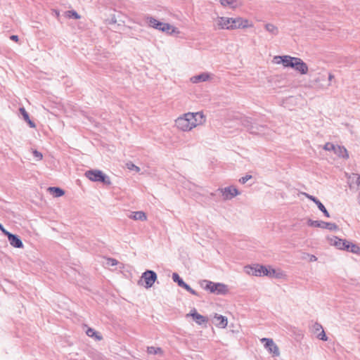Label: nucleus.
<instances>
[{"instance_id":"f257e3e1","label":"nucleus","mask_w":360,"mask_h":360,"mask_svg":"<svg viewBox=\"0 0 360 360\" xmlns=\"http://www.w3.org/2000/svg\"><path fill=\"white\" fill-rule=\"evenodd\" d=\"M274 59H279L277 63H282L285 68H291L302 75L308 72V66L301 58L290 56H276Z\"/></svg>"},{"instance_id":"f03ea898","label":"nucleus","mask_w":360,"mask_h":360,"mask_svg":"<svg viewBox=\"0 0 360 360\" xmlns=\"http://www.w3.org/2000/svg\"><path fill=\"white\" fill-rule=\"evenodd\" d=\"M199 284L204 290L217 295H225L229 292L228 285L222 283H214L208 280H202Z\"/></svg>"},{"instance_id":"7ed1b4c3","label":"nucleus","mask_w":360,"mask_h":360,"mask_svg":"<svg viewBox=\"0 0 360 360\" xmlns=\"http://www.w3.org/2000/svg\"><path fill=\"white\" fill-rule=\"evenodd\" d=\"M144 20L149 27H153L154 29L158 30L160 31L166 32L169 34L179 33V31L176 30V27H173L169 23L158 21L152 16H145Z\"/></svg>"},{"instance_id":"20e7f679","label":"nucleus","mask_w":360,"mask_h":360,"mask_svg":"<svg viewBox=\"0 0 360 360\" xmlns=\"http://www.w3.org/2000/svg\"><path fill=\"white\" fill-rule=\"evenodd\" d=\"M240 123L250 134L259 135L264 133V126L259 124L251 117H241Z\"/></svg>"},{"instance_id":"39448f33","label":"nucleus","mask_w":360,"mask_h":360,"mask_svg":"<svg viewBox=\"0 0 360 360\" xmlns=\"http://www.w3.org/2000/svg\"><path fill=\"white\" fill-rule=\"evenodd\" d=\"M85 176L92 181L101 182L106 186L111 184L110 177L99 169L88 170L85 172Z\"/></svg>"},{"instance_id":"423d86ee","label":"nucleus","mask_w":360,"mask_h":360,"mask_svg":"<svg viewBox=\"0 0 360 360\" xmlns=\"http://www.w3.org/2000/svg\"><path fill=\"white\" fill-rule=\"evenodd\" d=\"M246 269H250V271H248V274H252L256 276H266L269 277H274L276 271L274 269H268L266 266L255 264L253 267L246 266Z\"/></svg>"},{"instance_id":"0eeeda50","label":"nucleus","mask_w":360,"mask_h":360,"mask_svg":"<svg viewBox=\"0 0 360 360\" xmlns=\"http://www.w3.org/2000/svg\"><path fill=\"white\" fill-rule=\"evenodd\" d=\"M192 123L191 120H190V117H186V113L175 120L176 126L184 131H188L194 128L195 124H192Z\"/></svg>"},{"instance_id":"6e6552de","label":"nucleus","mask_w":360,"mask_h":360,"mask_svg":"<svg viewBox=\"0 0 360 360\" xmlns=\"http://www.w3.org/2000/svg\"><path fill=\"white\" fill-rule=\"evenodd\" d=\"M307 224L311 227L327 229L330 231H337L338 229V226L335 223L325 222L323 221H314L310 219L307 221Z\"/></svg>"},{"instance_id":"1a4fd4ad","label":"nucleus","mask_w":360,"mask_h":360,"mask_svg":"<svg viewBox=\"0 0 360 360\" xmlns=\"http://www.w3.org/2000/svg\"><path fill=\"white\" fill-rule=\"evenodd\" d=\"M261 342L264 343V347L268 350L269 353L272 354L273 356H279V349L272 339L264 338L261 340Z\"/></svg>"},{"instance_id":"9d476101","label":"nucleus","mask_w":360,"mask_h":360,"mask_svg":"<svg viewBox=\"0 0 360 360\" xmlns=\"http://www.w3.org/2000/svg\"><path fill=\"white\" fill-rule=\"evenodd\" d=\"M186 117H190V120L193 122L192 124H195V127L204 124L206 121L205 116L202 112H188L186 113Z\"/></svg>"},{"instance_id":"9b49d317","label":"nucleus","mask_w":360,"mask_h":360,"mask_svg":"<svg viewBox=\"0 0 360 360\" xmlns=\"http://www.w3.org/2000/svg\"><path fill=\"white\" fill-rule=\"evenodd\" d=\"M231 18V25H229V30L246 28L252 26V25L248 24L249 21L247 19H243L242 18Z\"/></svg>"},{"instance_id":"f8f14e48","label":"nucleus","mask_w":360,"mask_h":360,"mask_svg":"<svg viewBox=\"0 0 360 360\" xmlns=\"http://www.w3.org/2000/svg\"><path fill=\"white\" fill-rule=\"evenodd\" d=\"M219 191H220L221 193L224 200H231L240 194L238 190L233 186H227L224 188H219Z\"/></svg>"},{"instance_id":"ddd939ff","label":"nucleus","mask_w":360,"mask_h":360,"mask_svg":"<svg viewBox=\"0 0 360 360\" xmlns=\"http://www.w3.org/2000/svg\"><path fill=\"white\" fill-rule=\"evenodd\" d=\"M142 278L144 279L146 283V288H149L153 286L155 281L157 280V274L154 271L146 270L142 274Z\"/></svg>"},{"instance_id":"4468645a","label":"nucleus","mask_w":360,"mask_h":360,"mask_svg":"<svg viewBox=\"0 0 360 360\" xmlns=\"http://www.w3.org/2000/svg\"><path fill=\"white\" fill-rule=\"evenodd\" d=\"M330 244L335 246L340 250H349L350 247V243L346 240L339 238L337 236H333L330 239Z\"/></svg>"},{"instance_id":"2eb2a0df","label":"nucleus","mask_w":360,"mask_h":360,"mask_svg":"<svg viewBox=\"0 0 360 360\" xmlns=\"http://www.w3.org/2000/svg\"><path fill=\"white\" fill-rule=\"evenodd\" d=\"M6 236H7L10 244L13 247L16 248H23L22 241L21 238H20V236H18V235L11 233L8 231V233H6Z\"/></svg>"},{"instance_id":"dca6fc26","label":"nucleus","mask_w":360,"mask_h":360,"mask_svg":"<svg viewBox=\"0 0 360 360\" xmlns=\"http://www.w3.org/2000/svg\"><path fill=\"white\" fill-rule=\"evenodd\" d=\"M187 316H192L193 320H195V321L198 325H205L206 326V325L208 322V319L206 316H204L198 314L195 308L193 309L191 311L190 314H188Z\"/></svg>"},{"instance_id":"f3484780","label":"nucleus","mask_w":360,"mask_h":360,"mask_svg":"<svg viewBox=\"0 0 360 360\" xmlns=\"http://www.w3.org/2000/svg\"><path fill=\"white\" fill-rule=\"evenodd\" d=\"M231 18L227 17H218L217 18V25L219 28L220 29H226L229 30V25H231Z\"/></svg>"},{"instance_id":"a211bd4d","label":"nucleus","mask_w":360,"mask_h":360,"mask_svg":"<svg viewBox=\"0 0 360 360\" xmlns=\"http://www.w3.org/2000/svg\"><path fill=\"white\" fill-rule=\"evenodd\" d=\"M334 153L340 158H344L346 160L349 158L348 152L344 146H336V147L334 150Z\"/></svg>"},{"instance_id":"6ab92c4d","label":"nucleus","mask_w":360,"mask_h":360,"mask_svg":"<svg viewBox=\"0 0 360 360\" xmlns=\"http://www.w3.org/2000/svg\"><path fill=\"white\" fill-rule=\"evenodd\" d=\"M210 79V75L207 72H202L200 75H195L191 78L193 83H198L200 82H206Z\"/></svg>"},{"instance_id":"aec40b11","label":"nucleus","mask_w":360,"mask_h":360,"mask_svg":"<svg viewBox=\"0 0 360 360\" xmlns=\"http://www.w3.org/2000/svg\"><path fill=\"white\" fill-rule=\"evenodd\" d=\"M19 110H20V112L22 115L24 120L28 124V125L31 128H35L36 127L35 123L30 119L29 114L25 110V109L24 108H20Z\"/></svg>"},{"instance_id":"412c9836","label":"nucleus","mask_w":360,"mask_h":360,"mask_svg":"<svg viewBox=\"0 0 360 360\" xmlns=\"http://www.w3.org/2000/svg\"><path fill=\"white\" fill-rule=\"evenodd\" d=\"M214 319L217 321L215 324L217 326L224 328L226 327L228 321L227 318L219 314H215Z\"/></svg>"},{"instance_id":"4be33fe9","label":"nucleus","mask_w":360,"mask_h":360,"mask_svg":"<svg viewBox=\"0 0 360 360\" xmlns=\"http://www.w3.org/2000/svg\"><path fill=\"white\" fill-rule=\"evenodd\" d=\"M131 219L134 220L146 221L147 219L146 214L142 211L134 212L129 216Z\"/></svg>"},{"instance_id":"5701e85b","label":"nucleus","mask_w":360,"mask_h":360,"mask_svg":"<svg viewBox=\"0 0 360 360\" xmlns=\"http://www.w3.org/2000/svg\"><path fill=\"white\" fill-rule=\"evenodd\" d=\"M147 353L148 354H157L160 356H162L164 354V352L161 347H155L153 346L147 347Z\"/></svg>"},{"instance_id":"b1692460","label":"nucleus","mask_w":360,"mask_h":360,"mask_svg":"<svg viewBox=\"0 0 360 360\" xmlns=\"http://www.w3.org/2000/svg\"><path fill=\"white\" fill-rule=\"evenodd\" d=\"M86 334L91 338H94L96 340H101L103 339V337L101 335L99 334V333L96 332L94 329L91 328H89L86 331Z\"/></svg>"},{"instance_id":"393cba45","label":"nucleus","mask_w":360,"mask_h":360,"mask_svg":"<svg viewBox=\"0 0 360 360\" xmlns=\"http://www.w3.org/2000/svg\"><path fill=\"white\" fill-rule=\"evenodd\" d=\"M48 190L55 197H60L65 194L64 190L59 187H49Z\"/></svg>"},{"instance_id":"a878e982","label":"nucleus","mask_w":360,"mask_h":360,"mask_svg":"<svg viewBox=\"0 0 360 360\" xmlns=\"http://www.w3.org/2000/svg\"><path fill=\"white\" fill-rule=\"evenodd\" d=\"M265 29L267 32L272 34L273 35H277L278 34V27L271 23H266L265 25Z\"/></svg>"},{"instance_id":"bb28decb","label":"nucleus","mask_w":360,"mask_h":360,"mask_svg":"<svg viewBox=\"0 0 360 360\" xmlns=\"http://www.w3.org/2000/svg\"><path fill=\"white\" fill-rule=\"evenodd\" d=\"M220 4L224 7L236 8V0H220Z\"/></svg>"},{"instance_id":"cd10ccee","label":"nucleus","mask_w":360,"mask_h":360,"mask_svg":"<svg viewBox=\"0 0 360 360\" xmlns=\"http://www.w3.org/2000/svg\"><path fill=\"white\" fill-rule=\"evenodd\" d=\"M316 205H317L319 210L323 212V214H324L325 217H330L329 212H328V210H326L325 206L323 205V203L320 200H319V202H317V203H316Z\"/></svg>"},{"instance_id":"c85d7f7f","label":"nucleus","mask_w":360,"mask_h":360,"mask_svg":"<svg viewBox=\"0 0 360 360\" xmlns=\"http://www.w3.org/2000/svg\"><path fill=\"white\" fill-rule=\"evenodd\" d=\"M172 279L174 282L176 283L179 287H181L185 283L177 273L172 274Z\"/></svg>"},{"instance_id":"c756f323","label":"nucleus","mask_w":360,"mask_h":360,"mask_svg":"<svg viewBox=\"0 0 360 360\" xmlns=\"http://www.w3.org/2000/svg\"><path fill=\"white\" fill-rule=\"evenodd\" d=\"M181 288H183L184 289H185L186 290H187L188 292H189L190 293H191L192 295H195V296H198V297H200V294L195 291V290H193V288H191L190 287L189 285H188L187 283H184L181 286Z\"/></svg>"},{"instance_id":"7c9ffc66","label":"nucleus","mask_w":360,"mask_h":360,"mask_svg":"<svg viewBox=\"0 0 360 360\" xmlns=\"http://www.w3.org/2000/svg\"><path fill=\"white\" fill-rule=\"evenodd\" d=\"M66 14H67V16L70 18H73V19H79L80 18V15L75 10L68 11L66 12Z\"/></svg>"},{"instance_id":"2f4dec72","label":"nucleus","mask_w":360,"mask_h":360,"mask_svg":"<svg viewBox=\"0 0 360 360\" xmlns=\"http://www.w3.org/2000/svg\"><path fill=\"white\" fill-rule=\"evenodd\" d=\"M349 179L353 183H355L357 186H360V175L358 174L352 173L349 176Z\"/></svg>"},{"instance_id":"473e14b6","label":"nucleus","mask_w":360,"mask_h":360,"mask_svg":"<svg viewBox=\"0 0 360 360\" xmlns=\"http://www.w3.org/2000/svg\"><path fill=\"white\" fill-rule=\"evenodd\" d=\"M347 250L352 253L358 254L360 252V248L357 245L350 243V247L349 250Z\"/></svg>"},{"instance_id":"72a5a7b5","label":"nucleus","mask_w":360,"mask_h":360,"mask_svg":"<svg viewBox=\"0 0 360 360\" xmlns=\"http://www.w3.org/2000/svg\"><path fill=\"white\" fill-rule=\"evenodd\" d=\"M335 147H336V146H335L334 144H333L331 143H326L324 145L323 149L326 150H328V151H330V150L334 151Z\"/></svg>"},{"instance_id":"f704fd0d","label":"nucleus","mask_w":360,"mask_h":360,"mask_svg":"<svg viewBox=\"0 0 360 360\" xmlns=\"http://www.w3.org/2000/svg\"><path fill=\"white\" fill-rule=\"evenodd\" d=\"M127 168L130 170H134L136 172H139L140 171V168L138 166L133 164L132 162L127 163Z\"/></svg>"},{"instance_id":"c9c22d12","label":"nucleus","mask_w":360,"mask_h":360,"mask_svg":"<svg viewBox=\"0 0 360 360\" xmlns=\"http://www.w3.org/2000/svg\"><path fill=\"white\" fill-rule=\"evenodd\" d=\"M252 178V176L250 174H246L245 176L241 177L239 179V182L242 184H245L248 180L251 179Z\"/></svg>"},{"instance_id":"e433bc0d","label":"nucleus","mask_w":360,"mask_h":360,"mask_svg":"<svg viewBox=\"0 0 360 360\" xmlns=\"http://www.w3.org/2000/svg\"><path fill=\"white\" fill-rule=\"evenodd\" d=\"M32 154L37 160H41L43 158L42 153L37 150H33Z\"/></svg>"},{"instance_id":"4c0bfd02","label":"nucleus","mask_w":360,"mask_h":360,"mask_svg":"<svg viewBox=\"0 0 360 360\" xmlns=\"http://www.w3.org/2000/svg\"><path fill=\"white\" fill-rule=\"evenodd\" d=\"M317 338L319 339V340H323V341H326L328 340V338L324 332L323 330H322L320 333H319L317 335Z\"/></svg>"},{"instance_id":"58836bf2","label":"nucleus","mask_w":360,"mask_h":360,"mask_svg":"<svg viewBox=\"0 0 360 360\" xmlns=\"http://www.w3.org/2000/svg\"><path fill=\"white\" fill-rule=\"evenodd\" d=\"M304 195H305L308 199H309L310 200H311L312 202H314L315 204H316V203H317V202H319V200L317 198H316V197H315V196H314V195H309V194H308V193H304Z\"/></svg>"},{"instance_id":"ea45409f","label":"nucleus","mask_w":360,"mask_h":360,"mask_svg":"<svg viewBox=\"0 0 360 360\" xmlns=\"http://www.w3.org/2000/svg\"><path fill=\"white\" fill-rule=\"evenodd\" d=\"M117 263H118V262L115 259L109 258L108 259V264H109L110 266H115L117 264Z\"/></svg>"},{"instance_id":"a19ab883","label":"nucleus","mask_w":360,"mask_h":360,"mask_svg":"<svg viewBox=\"0 0 360 360\" xmlns=\"http://www.w3.org/2000/svg\"><path fill=\"white\" fill-rule=\"evenodd\" d=\"M314 328L316 331H319V330L321 331L322 330H323L322 326L319 323H314Z\"/></svg>"},{"instance_id":"79ce46f5","label":"nucleus","mask_w":360,"mask_h":360,"mask_svg":"<svg viewBox=\"0 0 360 360\" xmlns=\"http://www.w3.org/2000/svg\"><path fill=\"white\" fill-rule=\"evenodd\" d=\"M10 39L15 42H18L19 41V37L18 35H11L10 37Z\"/></svg>"},{"instance_id":"37998d69","label":"nucleus","mask_w":360,"mask_h":360,"mask_svg":"<svg viewBox=\"0 0 360 360\" xmlns=\"http://www.w3.org/2000/svg\"><path fill=\"white\" fill-rule=\"evenodd\" d=\"M0 231H2V233L6 236V233H8V231L4 229V226L0 223Z\"/></svg>"},{"instance_id":"c03bdc74","label":"nucleus","mask_w":360,"mask_h":360,"mask_svg":"<svg viewBox=\"0 0 360 360\" xmlns=\"http://www.w3.org/2000/svg\"><path fill=\"white\" fill-rule=\"evenodd\" d=\"M326 80V77L324 75H322L321 77H319L316 79V82H318V81H325Z\"/></svg>"},{"instance_id":"a18cd8bd","label":"nucleus","mask_w":360,"mask_h":360,"mask_svg":"<svg viewBox=\"0 0 360 360\" xmlns=\"http://www.w3.org/2000/svg\"><path fill=\"white\" fill-rule=\"evenodd\" d=\"M310 262H315L317 260V257L315 255H311L310 256Z\"/></svg>"},{"instance_id":"49530a36","label":"nucleus","mask_w":360,"mask_h":360,"mask_svg":"<svg viewBox=\"0 0 360 360\" xmlns=\"http://www.w3.org/2000/svg\"><path fill=\"white\" fill-rule=\"evenodd\" d=\"M333 78H334V75H332L331 73H330L328 75V80H329V82H330Z\"/></svg>"}]
</instances>
